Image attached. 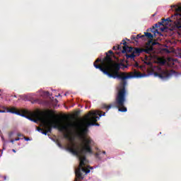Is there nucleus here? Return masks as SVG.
Returning a JSON list of instances; mask_svg holds the SVG:
<instances>
[{
	"label": "nucleus",
	"mask_w": 181,
	"mask_h": 181,
	"mask_svg": "<svg viewBox=\"0 0 181 181\" xmlns=\"http://www.w3.org/2000/svg\"><path fill=\"white\" fill-rule=\"evenodd\" d=\"M0 151H1V153H2V152H3L2 150H0Z\"/></svg>",
	"instance_id": "38"
},
{
	"label": "nucleus",
	"mask_w": 181,
	"mask_h": 181,
	"mask_svg": "<svg viewBox=\"0 0 181 181\" xmlns=\"http://www.w3.org/2000/svg\"><path fill=\"white\" fill-rule=\"evenodd\" d=\"M175 25L177 28V29L181 28V22L180 21H175Z\"/></svg>",
	"instance_id": "16"
},
{
	"label": "nucleus",
	"mask_w": 181,
	"mask_h": 181,
	"mask_svg": "<svg viewBox=\"0 0 181 181\" xmlns=\"http://www.w3.org/2000/svg\"><path fill=\"white\" fill-rule=\"evenodd\" d=\"M122 53H123V54H128V53H134V47H128V45L127 47H122Z\"/></svg>",
	"instance_id": "9"
},
{
	"label": "nucleus",
	"mask_w": 181,
	"mask_h": 181,
	"mask_svg": "<svg viewBox=\"0 0 181 181\" xmlns=\"http://www.w3.org/2000/svg\"><path fill=\"white\" fill-rule=\"evenodd\" d=\"M151 60H152V56L151 55H145L144 56V64L147 66H151L152 64V62H151Z\"/></svg>",
	"instance_id": "11"
},
{
	"label": "nucleus",
	"mask_w": 181,
	"mask_h": 181,
	"mask_svg": "<svg viewBox=\"0 0 181 181\" xmlns=\"http://www.w3.org/2000/svg\"><path fill=\"white\" fill-rule=\"evenodd\" d=\"M25 141H29V138H25Z\"/></svg>",
	"instance_id": "31"
},
{
	"label": "nucleus",
	"mask_w": 181,
	"mask_h": 181,
	"mask_svg": "<svg viewBox=\"0 0 181 181\" xmlns=\"http://www.w3.org/2000/svg\"><path fill=\"white\" fill-rule=\"evenodd\" d=\"M170 22V19H162L161 22H158L155 24L154 26H153L152 28H148L147 32H151L152 33H154V35H156V33H159V31L156 28H160V30L163 32V28H160L161 26H165V25H168V22Z\"/></svg>",
	"instance_id": "5"
},
{
	"label": "nucleus",
	"mask_w": 181,
	"mask_h": 181,
	"mask_svg": "<svg viewBox=\"0 0 181 181\" xmlns=\"http://www.w3.org/2000/svg\"><path fill=\"white\" fill-rule=\"evenodd\" d=\"M0 132H1V130H0Z\"/></svg>",
	"instance_id": "41"
},
{
	"label": "nucleus",
	"mask_w": 181,
	"mask_h": 181,
	"mask_svg": "<svg viewBox=\"0 0 181 181\" xmlns=\"http://www.w3.org/2000/svg\"><path fill=\"white\" fill-rule=\"evenodd\" d=\"M88 122V121H86V117H85V119H84V122L83 123V125L85 127H83L82 128V132L86 134L88 131V127H86V124Z\"/></svg>",
	"instance_id": "14"
},
{
	"label": "nucleus",
	"mask_w": 181,
	"mask_h": 181,
	"mask_svg": "<svg viewBox=\"0 0 181 181\" xmlns=\"http://www.w3.org/2000/svg\"><path fill=\"white\" fill-rule=\"evenodd\" d=\"M0 112H5V111H4V110H0Z\"/></svg>",
	"instance_id": "33"
},
{
	"label": "nucleus",
	"mask_w": 181,
	"mask_h": 181,
	"mask_svg": "<svg viewBox=\"0 0 181 181\" xmlns=\"http://www.w3.org/2000/svg\"><path fill=\"white\" fill-rule=\"evenodd\" d=\"M158 45L156 41L148 40L146 44V47L142 48V53H146L147 54L151 55V52H153V46Z\"/></svg>",
	"instance_id": "7"
},
{
	"label": "nucleus",
	"mask_w": 181,
	"mask_h": 181,
	"mask_svg": "<svg viewBox=\"0 0 181 181\" xmlns=\"http://www.w3.org/2000/svg\"><path fill=\"white\" fill-rule=\"evenodd\" d=\"M4 180H7L6 176H4Z\"/></svg>",
	"instance_id": "30"
},
{
	"label": "nucleus",
	"mask_w": 181,
	"mask_h": 181,
	"mask_svg": "<svg viewBox=\"0 0 181 181\" xmlns=\"http://www.w3.org/2000/svg\"><path fill=\"white\" fill-rule=\"evenodd\" d=\"M135 67H139V64H138L137 62L134 64Z\"/></svg>",
	"instance_id": "25"
},
{
	"label": "nucleus",
	"mask_w": 181,
	"mask_h": 181,
	"mask_svg": "<svg viewBox=\"0 0 181 181\" xmlns=\"http://www.w3.org/2000/svg\"><path fill=\"white\" fill-rule=\"evenodd\" d=\"M155 76L161 78V80H168L172 77V73L167 69H158V71L154 74Z\"/></svg>",
	"instance_id": "6"
},
{
	"label": "nucleus",
	"mask_w": 181,
	"mask_h": 181,
	"mask_svg": "<svg viewBox=\"0 0 181 181\" xmlns=\"http://www.w3.org/2000/svg\"><path fill=\"white\" fill-rule=\"evenodd\" d=\"M160 63H161V64H165V60H162V61L160 62Z\"/></svg>",
	"instance_id": "27"
},
{
	"label": "nucleus",
	"mask_w": 181,
	"mask_h": 181,
	"mask_svg": "<svg viewBox=\"0 0 181 181\" xmlns=\"http://www.w3.org/2000/svg\"><path fill=\"white\" fill-rule=\"evenodd\" d=\"M64 137L66 138V139H69V134H64Z\"/></svg>",
	"instance_id": "23"
},
{
	"label": "nucleus",
	"mask_w": 181,
	"mask_h": 181,
	"mask_svg": "<svg viewBox=\"0 0 181 181\" xmlns=\"http://www.w3.org/2000/svg\"><path fill=\"white\" fill-rule=\"evenodd\" d=\"M140 53H142V48H134L133 52L132 54H126L125 57L127 60L130 59V60H134L135 59V54H140Z\"/></svg>",
	"instance_id": "8"
},
{
	"label": "nucleus",
	"mask_w": 181,
	"mask_h": 181,
	"mask_svg": "<svg viewBox=\"0 0 181 181\" xmlns=\"http://www.w3.org/2000/svg\"><path fill=\"white\" fill-rule=\"evenodd\" d=\"M101 155V151H98V152H97L95 154V156L96 157V158H98V159H100V156Z\"/></svg>",
	"instance_id": "18"
},
{
	"label": "nucleus",
	"mask_w": 181,
	"mask_h": 181,
	"mask_svg": "<svg viewBox=\"0 0 181 181\" xmlns=\"http://www.w3.org/2000/svg\"><path fill=\"white\" fill-rule=\"evenodd\" d=\"M21 134H18V136H21Z\"/></svg>",
	"instance_id": "35"
},
{
	"label": "nucleus",
	"mask_w": 181,
	"mask_h": 181,
	"mask_svg": "<svg viewBox=\"0 0 181 181\" xmlns=\"http://www.w3.org/2000/svg\"><path fill=\"white\" fill-rule=\"evenodd\" d=\"M82 139L83 142L81 147L74 143H71V146L67 148L71 153L77 156L80 160L79 166L75 171L76 178L74 181L83 180V179H84L83 173L87 175L90 172V169H93V167H90L89 165L87 167L84 166L88 163L86 154L88 153L89 155H93L91 145H93L94 141H93V139L90 137L82 136Z\"/></svg>",
	"instance_id": "2"
},
{
	"label": "nucleus",
	"mask_w": 181,
	"mask_h": 181,
	"mask_svg": "<svg viewBox=\"0 0 181 181\" xmlns=\"http://www.w3.org/2000/svg\"><path fill=\"white\" fill-rule=\"evenodd\" d=\"M41 132H42V134L43 135H47V133H48L47 130H46V131L42 130Z\"/></svg>",
	"instance_id": "21"
},
{
	"label": "nucleus",
	"mask_w": 181,
	"mask_h": 181,
	"mask_svg": "<svg viewBox=\"0 0 181 181\" xmlns=\"http://www.w3.org/2000/svg\"><path fill=\"white\" fill-rule=\"evenodd\" d=\"M10 142H11V144H13V142H15V139H11Z\"/></svg>",
	"instance_id": "28"
},
{
	"label": "nucleus",
	"mask_w": 181,
	"mask_h": 181,
	"mask_svg": "<svg viewBox=\"0 0 181 181\" xmlns=\"http://www.w3.org/2000/svg\"><path fill=\"white\" fill-rule=\"evenodd\" d=\"M35 118L37 121H40L43 124L45 129L49 134H52V129H59V131H67L69 128L76 127V124L73 123H69L66 125L62 124L59 120L50 122L48 118H55L56 116L53 112V110H48L47 112H38L35 114Z\"/></svg>",
	"instance_id": "3"
},
{
	"label": "nucleus",
	"mask_w": 181,
	"mask_h": 181,
	"mask_svg": "<svg viewBox=\"0 0 181 181\" xmlns=\"http://www.w3.org/2000/svg\"><path fill=\"white\" fill-rule=\"evenodd\" d=\"M12 151L14 152V153H16V151L15 149H13Z\"/></svg>",
	"instance_id": "29"
},
{
	"label": "nucleus",
	"mask_w": 181,
	"mask_h": 181,
	"mask_svg": "<svg viewBox=\"0 0 181 181\" xmlns=\"http://www.w3.org/2000/svg\"><path fill=\"white\" fill-rule=\"evenodd\" d=\"M108 53L109 54H114V52H112V50H109Z\"/></svg>",
	"instance_id": "24"
},
{
	"label": "nucleus",
	"mask_w": 181,
	"mask_h": 181,
	"mask_svg": "<svg viewBox=\"0 0 181 181\" xmlns=\"http://www.w3.org/2000/svg\"><path fill=\"white\" fill-rule=\"evenodd\" d=\"M106 57L101 60L98 58L93 63L94 67L98 69L100 71L107 76L110 78H119L122 80L119 83L117 93L116 95L115 103H110L107 105L105 103L102 104V110H106V112H108L111 108H118V111L120 112H127L128 110L125 107V101H127V80L128 78H141L144 77L142 73L134 69L128 74L127 72H120L121 66L123 67H128L124 64L115 63L112 64V58L111 55L108 54V52H105Z\"/></svg>",
	"instance_id": "1"
},
{
	"label": "nucleus",
	"mask_w": 181,
	"mask_h": 181,
	"mask_svg": "<svg viewBox=\"0 0 181 181\" xmlns=\"http://www.w3.org/2000/svg\"><path fill=\"white\" fill-rule=\"evenodd\" d=\"M103 153L104 155H105L106 153H105V151H103Z\"/></svg>",
	"instance_id": "34"
},
{
	"label": "nucleus",
	"mask_w": 181,
	"mask_h": 181,
	"mask_svg": "<svg viewBox=\"0 0 181 181\" xmlns=\"http://www.w3.org/2000/svg\"><path fill=\"white\" fill-rule=\"evenodd\" d=\"M121 49H122V47H121L120 45L114 46V47H112V49H113V50H121Z\"/></svg>",
	"instance_id": "17"
},
{
	"label": "nucleus",
	"mask_w": 181,
	"mask_h": 181,
	"mask_svg": "<svg viewBox=\"0 0 181 181\" xmlns=\"http://www.w3.org/2000/svg\"><path fill=\"white\" fill-rule=\"evenodd\" d=\"M131 39L132 40H134V42H136V37H135V35H132Z\"/></svg>",
	"instance_id": "20"
},
{
	"label": "nucleus",
	"mask_w": 181,
	"mask_h": 181,
	"mask_svg": "<svg viewBox=\"0 0 181 181\" xmlns=\"http://www.w3.org/2000/svg\"><path fill=\"white\" fill-rule=\"evenodd\" d=\"M143 36H144V40L146 37V39H148V40H151V42H153V35H152L151 33L145 32Z\"/></svg>",
	"instance_id": "12"
},
{
	"label": "nucleus",
	"mask_w": 181,
	"mask_h": 181,
	"mask_svg": "<svg viewBox=\"0 0 181 181\" xmlns=\"http://www.w3.org/2000/svg\"><path fill=\"white\" fill-rule=\"evenodd\" d=\"M28 118L32 121V119H31V118H29V117H28Z\"/></svg>",
	"instance_id": "37"
},
{
	"label": "nucleus",
	"mask_w": 181,
	"mask_h": 181,
	"mask_svg": "<svg viewBox=\"0 0 181 181\" xmlns=\"http://www.w3.org/2000/svg\"><path fill=\"white\" fill-rule=\"evenodd\" d=\"M171 7H172V8H175V6H172Z\"/></svg>",
	"instance_id": "36"
},
{
	"label": "nucleus",
	"mask_w": 181,
	"mask_h": 181,
	"mask_svg": "<svg viewBox=\"0 0 181 181\" xmlns=\"http://www.w3.org/2000/svg\"><path fill=\"white\" fill-rule=\"evenodd\" d=\"M3 149H5V147H3Z\"/></svg>",
	"instance_id": "40"
},
{
	"label": "nucleus",
	"mask_w": 181,
	"mask_h": 181,
	"mask_svg": "<svg viewBox=\"0 0 181 181\" xmlns=\"http://www.w3.org/2000/svg\"><path fill=\"white\" fill-rule=\"evenodd\" d=\"M47 94H49V92H47Z\"/></svg>",
	"instance_id": "39"
},
{
	"label": "nucleus",
	"mask_w": 181,
	"mask_h": 181,
	"mask_svg": "<svg viewBox=\"0 0 181 181\" xmlns=\"http://www.w3.org/2000/svg\"><path fill=\"white\" fill-rule=\"evenodd\" d=\"M176 12H180L179 13H176L177 16H180V18H178L177 21H175V22H181V7H177L175 9Z\"/></svg>",
	"instance_id": "13"
},
{
	"label": "nucleus",
	"mask_w": 181,
	"mask_h": 181,
	"mask_svg": "<svg viewBox=\"0 0 181 181\" xmlns=\"http://www.w3.org/2000/svg\"><path fill=\"white\" fill-rule=\"evenodd\" d=\"M122 42V45H124L123 47H127V46H128V45H127V42H125V40H123Z\"/></svg>",
	"instance_id": "19"
},
{
	"label": "nucleus",
	"mask_w": 181,
	"mask_h": 181,
	"mask_svg": "<svg viewBox=\"0 0 181 181\" xmlns=\"http://www.w3.org/2000/svg\"><path fill=\"white\" fill-rule=\"evenodd\" d=\"M37 131H38V132H42V131H43V129H42L40 127H37Z\"/></svg>",
	"instance_id": "22"
},
{
	"label": "nucleus",
	"mask_w": 181,
	"mask_h": 181,
	"mask_svg": "<svg viewBox=\"0 0 181 181\" xmlns=\"http://www.w3.org/2000/svg\"><path fill=\"white\" fill-rule=\"evenodd\" d=\"M171 73H175V71L173 70H171Z\"/></svg>",
	"instance_id": "32"
},
{
	"label": "nucleus",
	"mask_w": 181,
	"mask_h": 181,
	"mask_svg": "<svg viewBox=\"0 0 181 181\" xmlns=\"http://www.w3.org/2000/svg\"><path fill=\"white\" fill-rule=\"evenodd\" d=\"M139 39H142V40H145V36H144V35H142L141 34H139L136 36V42H138Z\"/></svg>",
	"instance_id": "15"
},
{
	"label": "nucleus",
	"mask_w": 181,
	"mask_h": 181,
	"mask_svg": "<svg viewBox=\"0 0 181 181\" xmlns=\"http://www.w3.org/2000/svg\"><path fill=\"white\" fill-rule=\"evenodd\" d=\"M20 139H21V138L17 137V138H16V139H14V141H20Z\"/></svg>",
	"instance_id": "26"
},
{
	"label": "nucleus",
	"mask_w": 181,
	"mask_h": 181,
	"mask_svg": "<svg viewBox=\"0 0 181 181\" xmlns=\"http://www.w3.org/2000/svg\"><path fill=\"white\" fill-rule=\"evenodd\" d=\"M8 112H11V114H16L17 115H21V117H26V115L23 113V114H21V112L18 111L16 108L14 107H11L8 110Z\"/></svg>",
	"instance_id": "10"
},
{
	"label": "nucleus",
	"mask_w": 181,
	"mask_h": 181,
	"mask_svg": "<svg viewBox=\"0 0 181 181\" xmlns=\"http://www.w3.org/2000/svg\"><path fill=\"white\" fill-rule=\"evenodd\" d=\"M100 117H105V112L100 110H98L95 112H89L86 116V121L88 122H87L85 125L86 127H91L94 125L100 127V124L98 123H95L97 122L98 119H100Z\"/></svg>",
	"instance_id": "4"
}]
</instances>
